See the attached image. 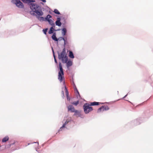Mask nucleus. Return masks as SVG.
I'll list each match as a JSON object with an SVG mask.
<instances>
[{
    "label": "nucleus",
    "instance_id": "obj_1",
    "mask_svg": "<svg viewBox=\"0 0 153 153\" xmlns=\"http://www.w3.org/2000/svg\"><path fill=\"white\" fill-rule=\"evenodd\" d=\"M57 53L59 59L61 60L62 63H66V66L68 68L72 65V62L70 60H68V57L66 54L65 48H64L60 53L59 51H58Z\"/></svg>",
    "mask_w": 153,
    "mask_h": 153
},
{
    "label": "nucleus",
    "instance_id": "obj_2",
    "mask_svg": "<svg viewBox=\"0 0 153 153\" xmlns=\"http://www.w3.org/2000/svg\"><path fill=\"white\" fill-rule=\"evenodd\" d=\"M59 67L60 71L59 72L58 79L60 82H62L64 80V81H63V83L64 86V89L65 91V95L67 97V100L69 101L70 100V98L68 96V92L65 84L64 78L63 76L64 75V72L61 63L60 62L59 63Z\"/></svg>",
    "mask_w": 153,
    "mask_h": 153
},
{
    "label": "nucleus",
    "instance_id": "obj_3",
    "mask_svg": "<svg viewBox=\"0 0 153 153\" xmlns=\"http://www.w3.org/2000/svg\"><path fill=\"white\" fill-rule=\"evenodd\" d=\"M102 103L94 102H91L90 104L85 103L83 105L84 111L85 114H88L93 110L92 107L91 106V105H96L102 104Z\"/></svg>",
    "mask_w": 153,
    "mask_h": 153
},
{
    "label": "nucleus",
    "instance_id": "obj_4",
    "mask_svg": "<svg viewBox=\"0 0 153 153\" xmlns=\"http://www.w3.org/2000/svg\"><path fill=\"white\" fill-rule=\"evenodd\" d=\"M30 9L34 12L36 10H41V7L38 4L34 3H31L30 5Z\"/></svg>",
    "mask_w": 153,
    "mask_h": 153
},
{
    "label": "nucleus",
    "instance_id": "obj_5",
    "mask_svg": "<svg viewBox=\"0 0 153 153\" xmlns=\"http://www.w3.org/2000/svg\"><path fill=\"white\" fill-rule=\"evenodd\" d=\"M13 1L18 8H23L24 7L23 4L20 0H13Z\"/></svg>",
    "mask_w": 153,
    "mask_h": 153
},
{
    "label": "nucleus",
    "instance_id": "obj_6",
    "mask_svg": "<svg viewBox=\"0 0 153 153\" xmlns=\"http://www.w3.org/2000/svg\"><path fill=\"white\" fill-rule=\"evenodd\" d=\"M109 109V107L107 105L102 106L99 108L97 111V113H100Z\"/></svg>",
    "mask_w": 153,
    "mask_h": 153
},
{
    "label": "nucleus",
    "instance_id": "obj_7",
    "mask_svg": "<svg viewBox=\"0 0 153 153\" xmlns=\"http://www.w3.org/2000/svg\"><path fill=\"white\" fill-rule=\"evenodd\" d=\"M68 111H70L71 112H74V115H75L76 114V110L73 106L72 105H68L67 107Z\"/></svg>",
    "mask_w": 153,
    "mask_h": 153
},
{
    "label": "nucleus",
    "instance_id": "obj_8",
    "mask_svg": "<svg viewBox=\"0 0 153 153\" xmlns=\"http://www.w3.org/2000/svg\"><path fill=\"white\" fill-rule=\"evenodd\" d=\"M39 20L41 22L44 21H48L49 24L52 25L53 26L54 25V22L52 20Z\"/></svg>",
    "mask_w": 153,
    "mask_h": 153
},
{
    "label": "nucleus",
    "instance_id": "obj_9",
    "mask_svg": "<svg viewBox=\"0 0 153 153\" xmlns=\"http://www.w3.org/2000/svg\"><path fill=\"white\" fill-rule=\"evenodd\" d=\"M36 14L38 16H41L43 15V13L42 10V8H41V10H37L35 11H34Z\"/></svg>",
    "mask_w": 153,
    "mask_h": 153
},
{
    "label": "nucleus",
    "instance_id": "obj_10",
    "mask_svg": "<svg viewBox=\"0 0 153 153\" xmlns=\"http://www.w3.org/2000/svg\"><path fill=\"white\" fill-rule=\"evenodd\" d=\"M70 121H71V120H67L65 122V123L63 124V126L60 128L59 129V131H61L62 128H66V127H65V126Z\"/></svg>",
    "mask_w": 153,
    "mask_h": 153
},
{
    "label": "nucleus",
    "instance_id": "obj_11",
    "mask_svg": "<svg viewBox=\"0 0 153 153\" xmlns=\"http://www.w3.org/2000/svg\"><path fill=\"white\" fill-rule=\"evenodd\" d=\"M51 38L52 39L55 41L57 42L58 41V39H57V38L56 37V34L55 33H54L51 36Z\"/></svg>",
    "mask_w": 153,
    "mask_h": 153
},
{
    "label": "nucleus",
    "instance_id": "obj_12",
    "mask_svg": "<svg viewBox=\"0 0 153 153\" xmlns=\"http://www.w3.org/2000/svg\"><path fill=\"white\" fill-rule=\"evenodd\" d=\"M24 3H29L32 2H34L35 1L33 0H21Z\"/></svg>",
    "mask_w": 153,
    "mask_h": 153
},
{
    "label": "nucleus",
    "instance_id": "obj_13",
    "mask_svg": "<svg viewBox=\"0 0 153 153\" xmlns=\"http://www.w3.org/2000/svg\"><path fill=\"white\" fill-rule=\"evenodd\" d=\"M58 39V40L59 41H61L62 40H63L64 41V45H65L66 44V42H67L66 41V39H65L64 38H63L62 37H59L58 39Z\"/></svg>",
    "mask_w": 153,
    "mask_h": 153
},
{
    "label": "nucleus",
    "instance_id": "obj_14",
    "mask_svg": "<svg viewBox=\"0 0 153 153\" xmlns=\"http://www.w3.org/2000/svg\"><path fill=\"white\" fill-rule=\"evenodd\" d=\"M69 56L71 58H74V56L72 52L71 51H69Z\"/></svg>",
    "mask_w": 153,
    "mask_h": 153
},
{
    "label": "nucleus",
    "instance_id": "obj_15",
    "mask_svg": "<svg viewBox=\"0 0 153 153\" xmlns=\"http://www.w3.org/2000/svg\"><path fill=\"white\" fill-rule=\"evenodd\" d=\"M60 20H57V21L56 22V25L59 27L61 26V23L60 22Z\"/></svg>",
    "mask_w": 153,
    "mask_h": 153
},
{
    "label": "nucleus",
    "instance_id": "obj_16",
    "mask_svg": "<svg viewBox=\"0 0 153 153\" xmlns=\"http://www.w3.org/2000/svg\"><path fill=\"white\" fill-rule=\"evenodd\" d=\"M9 139V138L8 136H6L2 139V142H5L8 140Z\"/></svg>",
    "mask_w": 153,
    "mask_h": 153
},
{
    "label": "nucleus",
    "instance_id": "obj_17",
    "mask_svg": "<svg viewBox=\"0 0 153 153\" xmlns=\"http://www.w3.org/2000/svg\"><path fill=\"white\" fill-rule=\"evenodd\" d=\"M67 32V30L65 28H63L62 30V34L63 36L65 35Z\"/></svg>",
    "mask_w": 153,
    "mask_h": 153
},
{
    "label": "nucleus",
    "instance_id": "obj_18",
    "mask_svg": "<svg viewBox=\"0 0 153 153\" xmlns=\"http://www.w3.org/2000/svg\"><path fill=\"white\" fill-rule=\"evenodd\" d=\"M54 30V29H53V27H51L48 31V33L50 34L53 33Z\"/></svg>",
    "mask_w": 153,
    "mask_h": 153
},
{
    "label": "nucleus",
    "instance_id": "obj_19",
    "mask_svg": "<svg viewBox=\"0 0 153 153\" xmlns=\"http://www.w3.org/2000/svg\"><path fill=\"white\" fill-rule=\"evenodd\" d=\"M51 17V16L50 15H48L45 18V19H44L43 17H41V18L42 19H49Z\"/></svg>",
    "mask_w": 153,
    "mask_h": 153
},
{
    "label": "nucleus",
    "instance_id": "obj_20",
    "mask_svg": "<svg viewBox=\"0 0 153 153\" xmlns=\"http://www.w3.org/2000/svg\"><path fill=\"white\" fill-rule=\"evenodd\" d=\"M71 84H72L73 85L74 87V90H75V91L76 92V86L75 84L74 83V81H72L71 82Z\"/></svg>",
    "mask_w": 153,
    "mask_h": 153
},
{
    "label": "nucleus",
    "instance_id": "obj_21",
    "mask_svg": "<svg viewBox=\"0 0 153 153\" xmlns=\"http://www.w3.org/2000/svg\"><path fill=\"white\" fill-rule=\"evenodd\" d=\"M54 13L57 14H60V12H59L58 10L56 9H54Z\"/></svg>",
    "mask_w": 153,
    "mask_h": 153
},
{
    "label": "nucleus",
    "instance_id": "obj_22",
    "mask_svg": "<svg viewBox=\"0 0 153 153\" xmlns=\"http://www.w3.org/2000/svg\"><path fill=\"white\" fill-rule=\"evenodd\" d=\"M48 29L46 28L45 29H43L42 30V31L44 33V34L45 35H46L47 34V32Z\"/></svg>",
    "mask_w": 153,
    "mask_h": 153
},
{
    "label": "nucleus",
    "instance_id": "obj_23",
    "mask_svg": "<svg viewBox=\"0 0 153 153\" xmlns=\"http://www.w3.org/2000/svg\"><path fill=\"white\" fill-rule=\"evenodd\" d=\"M72 103L76 106V102L75 101L74 102Z\"/></svg>",
    "mask_w": 153,
    "mask_h": 153
},
{
    "label": "nucleus",
    "instance_id": "obj_24",
    "mask_svg": "<svg viewBox=\"0 0 153 153\" xmlns=\"http://www.w3.org/2000/svg\"><path fill=\"white\" fill-rule=\"evenodd\" d=\"M54 61L55 63H56V64H57V60L56 59V58H55V59H54Z\"/></svg>",
    "mask_w": 153,
    "mask_h": 153
},
{
    "label": "nucleus",
    "instance_id": "obj_25",
    "mask_svg": "<svg viewBox=\"0 0 153 153\" xmlns=\"http://www.w3.org/2000/svg\"><path fill=\"white\" fill-rule=\"evenodd\" d=\"M53 55L54 58V59H55V58H56V56L55 55L54 52H53Z\"/></svg>",
    "mask_w": 153,
    "mask_h": 153
},
{
    "label": "nucleus",
    "instance_id": "obj_26",
    "mask_svg": "<svg viewBox=\"0 0 153 153\" xmlns=\"http://www.w3.org/2000/svg\"><path fill=\"white\" fill-rule=\"evenodd\" d=\"M77 94H78L79 95V98H80V96L79 94V92L77 90Z\"/></svg>",
    "mask_w": 153,
    "mask_h": 153
},
{
    "label": "nucleus",
    "instance_id": "obj_27",
    "mask_svg": "<svg viewBox=\"0 0 153 153\" xmlns=\"http://www.w3.org/2000/svg\"><path fill=\"white\" fill-rule=\"evenodd\" d=\"M62 94H63V96H64V92L63 91H62Z\"/></svg>",
    "mask_w": 153,
    "mask_h": 153
},
{
    "label": "nucleus",
    "instance_id": "obj_28",
    "mask_svg": "<svg viewBox=\"0 0 153 153\" xmlns=\"http://www.w3.org/2000/svg\"><path fill=\"white\" fill-rule=\"evenodd\" d=\"M52 50L53 53V52H54V51L53 48L52 47Z\"/></svg>",
    "mask_w": 153,
    "mask_h": 153
},
{
    "label": "nucleus",
    "instance_id": "obj_29",
    "mask_svg": "<svg viewBox=\"0 0 153 153\" xmlns=\"http://www.w3.org/2000/svg\"><path fill=\"white\" fill-rule=\"evenodd\" d=\"M33 143H37L38 144H39L38 142H33Z\"/></svg>",
    "mask_w": 153,
    "mask_h": 153
},
{
    "label": "nucleus",
    "instance_id": "obj_30",
    "mask_svg": "<svg viewBox=\"0 0 153 153\" xmlns=\"http://www.w3.org/2000/svg\"><path fill=\"white\" fill-rule=\"evenodd\" d=\"M57 19H61V18H57Z\"/></svg>",
    "mask_w": 153,
    "mask_h": 153
},
{
    "label": "nucleus",
    "instance_id": "obj_31",
    "mask_svg": "<svg viewBox=\"0 0 153 153\" xmlns=\"http://www.w3.org/2000/svg\"><path fill=\"white\" fill-rule=\"evenodd\" d=\"M127 95H125L123 97V98H125L126 96H127Z\"/></svg>",
    "mask_w": 153,
    "mask_h": 153
},
{
    "label": "nucleus",
    "instance_id": "obj_32",
    "mask_svg": "<svg viewBox=\"0 0 153 153\" xmlns=\"http://www.w3.org/2000/svg\"><path fill=\"white\" fill-rule=\"evenodd\" d=\"M78 102H79V101H77V105L78 104Z\"/></svg>",
    "mask_w": 153,
    "mask_h": 153
},
{
    "label": "nucleus",
    "instance_id": "obj_33",
    "mask_svg": "<svg viewBox=\"0 0 153 153\" xmlns=\"http://www.w3.org/2000/svg\"><path fill=\"white\" fill-rule=\"evenodd\" d=\"M30 144V143H28V145H29V144Z\"/></svg>",
    "mask_w": 153,
    "mask_h": 153
},
{
    "label": "nucleus",
    "instance_id": "obj_34",
    "mask_svg": "<svg viewBox=\"0 0 153 153\" xmlns=\"http://www.w3.org/2000/svg\"><path fill=\"white\" fill-rule=\"evenodd\" d=\"M77 115H78V113L77 112Z\"/></svg>",
    "mask_w": 153,
    "mask_h": 153
}]
</instances>
